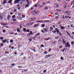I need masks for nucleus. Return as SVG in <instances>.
<instances>
[{
	"label": "nucleus",
	"mask_w": 74,
	"mask_h": 74,
	"mask_svg": "<svg viewBox=\"0 0 74 74\" xmlns=\"http://www.w3.org/2000/svg\"><path fill=\"white\" fill-rule=\"evenodd\" d=\"M65 46H66V47L67 48V47H69L70 48V45H69L68 42L67 43V44L66 43H65Z\"/></svg>",
	"instance_id": "nucleus-1"
},
{
	"label": "nucleus",
	"mask_w": 74,
	"mask_h": 74,
	"mask_svg": "<svg viewBox=\"0 0 74 74\" xmlns=\"http://www.w3.org/2000/svg\"><path fill=\"white\" fill-rule=\"evenodd\" d=\"M34 23L33 22H32L31 23H28L26 24V25L27 26H30L32 25H33Z\"/></svg>",
	"instance_id": "nucleus-2"
},
{
	"label": "nucleus",
	"mask_w": 74,
	"mask_h": 74,
	"mask_svg": "<svg viewBox=\"0 0 74 74\" xmlns=\"http://www.w3.org/2000/svg\"><path fill=\"white\" fill-rule=\"evenodd\" d=\"M21 0H15L14 1V4H16V3H18L19 2V1H21Z\"/></svg>",
	"instance_id": "nucleus-3"
},
{
	"label": "nucleus",
	"mask_w": 74,
	"mask_h": 74,
	"mask_svg": "<svg viewBox=\"0 0 74 74\" xmlns=\"http://www.w3.org/2000/svg\"><path fill=\"white\" fill-rule=\"evenodd\" d=\"M34 13L33 14L34 15H36L38 13V12H35V10L34 11Z\"/></svg>",
	"instance_id": "nucleus-4"
},
{
	"label": "nucleus",
	"mask_w": 74,
	"mask_h": 74,
	"mask_svg": "<svg viewBox=\"0 0 74 74\" xmlns=\"http://www.w3.org/2000/svg\"><path fill=\"white\" fill-rule=\"evenodd\" d=\"M60 28H61V30H64V29H65V27H64V26H61L60 25Z\"/></svg>",
	"instance_id": "nucleus-5"
},
{
	"label": "nucleus",
	"mask_w": 74,
	"mask_h": 74,
	"mask_svg": "<svg viewBox=\"0 0 74 74\" xmlns=\"http://www.w3.org/2000/svg\"><path fill=\"white\" fill-rule=\"evenodd\" d=\"M29 5V4L28 3V4H26L25 7V8H26L27 7H28Z\"/></svg>",
	"instance_id": "nucleus-6"
},
{
	"label": "nucleus",
	"mask_w": 74,
	"mask_h": 74,
	"mask_svg": "<svg viewBox=\"0 0 74 74\" xmlns=\"http://www.w3.org/2000/svg\"><path fill=\"white\" fill-rule=\"evenodd\" d=\"M51 38L50 37H48L47 38V39H45V40H46V41H48L49 40H50V39H51Z\"/></svg>",
	"instance_id": "nucleus-7"
},
{
	"label": "nucleus",
	"mask_w": 74,
	"mask_h": 74,
	"mask_svg": "<svg viewBox=\"0 0 74 74\" xmlns=\"http://www.w3.org/2000/svg\"><path fill=\"white\" fill-rule=\"evenodd\" d=\"M55 30H56V31L57 32V33H60V31H59V30H58L57 28H56Z\"/></svg>",
	"instance_id": "nucleus-8"
},
{
	"label": "nucleus",
	"mask_w": 74,
	"mask_h": 74,
	"mask_svg": "<svg viewBox=\"0 0 74 74\" xmlns=\"http://www.w3.org/2000/svg\"><path fill=\"white\" fill-rule=\"evenodd\" d=\"M40 34L39 33H38L35 36L37 38L38 36L40 35Z\"/></svg>",
	"instance_id": "nucleus-9"
},
{
	"label": "nucleus",
	"mask_w": 74,
	"mask_h": 74,
	"mask_svg": "<svg viewBox=\"0 0 74 74\" xmlns=\"http://www.w3.org/2000/svg\"><path fill=\"white\" fill-rule=\"evenodd\" d=\"M1 41H2V42L4 43H5L7 41V40H2Z\"/></svg>",
	"instance_id": "nucleus-10"
},
{
	"label": "nucleus",
	"mask_w": 74,
	"mask_h": 74,
	"mask_svg": "<svg viewBox=\"0 0 74 74\" xmlns=\"http://www.w3.org/2000/svg\"><path fill=\"white\" fill-rule=\"evenodd\" d=\"M8 0H4V1H3V4H5L7 2V1H8Z\"/></svg>",
	"instance_id": "nucleus-11"
},
{
	"label": "nucleus",
	"mask_w": 74,
	"mask_h": 74,
	"mask_svg": "<svg viewBox=\"0 0 74 74\" xmlns=\"http://www.w3.org/2000/svg\"><path fill=\"white\" fill-rule=\"evenodd\" d=\"M59 7V5H58L56 4L54 5V7H55V8H57Z\"/></svg>",
	"instance_id": "nucleus-12"
},
{
	"label": "nucleus",
	"mask_w": 74,
	"mask_h": 74,
	"mask_svg": "<svg viewBox=\"0 0 74 74\" xmlns=\"http://www.w3.org/2000/svg\"><path fill=\"white\" fill-rule=\"evenodd\" d=\"M23 30H24V31L25 32H27V29H26L24 28H23Z\"/></svg>",
	"instance_id": "nucleus-13"
},
{
	"label": "nucleus",
	"mask_w": 74,
	"mask_h": 74,
	"mask_svg": "<svg viewBox=\"0 0 74 74\" xmlns=\"http://www.w3.org/2000/svg\"><path fill=\"white\" fill-rule=\"evenodd\" d=\"M48 7L46 6H45V8H44V10H48Z\"/></svg>",
	"instance_id": "nucleus-14"
},
{
	"label": "nucleus",
	"mask_w": 74,
	"mask_h": 74,
	"mask_svg": "<svg viewBox=\"0 0 74 74\" xmlns=\"http://www.w3.org/2000/svg\"><path fill=\"white\" fill-rule=\"evenodd\" d=\"M11 17V16L10 15H8V20H9V18Z\"/></svg>",
	"instance_id": "nucleus-15"
},
{
	"label": "nucleus",
	"mask_w": 74,
	"mask_h": 74,
	"mask_svg": "<svg viewBox=\"0 0 74 74\" xmlns=\"http://www.w3.org/2000/svg\"><path fill=\"white\" fill-rule=\"evenodd\" d=\"M2 15L1 14H0V19H2Z\"/></svg>",
	"instance_id": "nucleus-16"
},
{
	"label": "nucleus",
	"mask_w": 74,
	"mask_h": 74,
	"mask_svg": "<svg viewBox=\"0 0 74 74\" xmlns=\"http://www.w3.org/2000/svg\"><path fill=\"white\" fill-rule=\"evenodd\" d=\"M38 25V24H36L34 25V27H37Z\"/></svg>",
	"instance_id": "nucleus-17"
},
{
	"label": "nucleus",
	"mask_w": 74,
	"mask_h": 74,
	"mask_svg": "<svg viewBox=\"0 0 74 74\" xmlns=\"http://www.w3.org/2000/svg\"><path fill=\"white\" fill-rule=\"evenodd\" d=\"M39 6V5L38 4H35V5L34 6L35 7H37Z\"/></svg>",
	"instance_id": "nucleus-18"
},
{
	"label": "nucleus",
	"mask_w": 74,
	"mask_h": 74,
	"mask_svg": "<svg viewBox=\"0 0 74 74\" xmlns=\"http://www.w3.org/2000/svg\"><path fill=\"white\" fill-rule=\"evenodd\" d=\"M41 27H45V24H42L41 25Z\"/></svg>",
	"instance_id": "nucleus-19"
},
{
	"label": "nucleus",
	"mask_w": 74,
	"mask_h": 74,
	"mask_svg": "<svg viewBox=\"0 0 74 74\" xmlns=\"http://www.w3.org/2000/svg\"><path fill=\"white\" fill-rule=\"evenodd\" d=\"M30 34H28L27 35V37H29L30 36Z\"/></svg>",
	"instance_id": "nucleus-20"
},
{
	"label": "nucleus",
	"mask_w": 74,
	"mask_h": 74,
	"mask_svg": "<svg viewBox=\"0 0 74 74\" xmlns=\"http://www.w3.org/2000/svg\"><path fill=\"white\" fill-rule=\"evenodd\" d=\"M12 18H16V16L15 15H13L12 16Z\"/></svg>",
	"instance_id": "nucleus-21"
},
{
	"label": "nucleus",
	"mask_w": 74,
	"mask_h": 74,
	"mask_svg": "<svg viewBox=\"0 0 74 74\" xmlns=\"http://www.w3.org/2000/svg\"><path fill=\"white\" fill-rule=\"evenodd\" d=\"M44 30L46 32H47V29L46 28H44Z\"/></svg>",
	"instance_id": "nucleus-22"
},
{
	"label": "nucleus",
	"mask_w": 74,
	"mask_h": 74,
	"mask_svg": "<svg viewBox=\"0 0 74 74\" xmlns=\"http://www.w3.org/2000/svg\"><path fill=\"white\" fill-rule=\"evenodd\" d=\"M12 2V0H9L8 2V3H11Z\"/></svg>",
	"instance_id": "nucleus-23"
},
{
	"label": "nucleus",
	"mask_w": 74,
	"mask_h": 74,
	"mask_svg": "<svg viewBox=\"0 0 74 74\" xmlns=\"http://www.w3.org/2000/svg\"><path fill=\"white\" fill-rule=\"evenodd\" d=\"M39 6L40 7L39 8H42L43 7V5H39Z\"/></svg>",
	"instance_id": "nucleus-24"
},
{
	"label": "nucleus",
	"mask_w": 74,
	"mask_h": 74,
	"mask_svg": "<svg viewBox=\"0 0 74 74\" xmlns=\"http://www.w3.org/2000/svg\"><path fill=\"white\" fill-rule=\"evenodd\" d=\"M40 47H44V46L43 44L41 45L40 46Z\"/></svg>",
	"instance_id": "nucleus-25"
},
{
	"label": "nucleus",
	"mask_w": 74,
	"mask_h": 74,
	"mask_svg": "<svg viewBox=\"0 0 74 74\" xmlns=\"http://www.w3.org/2000/svg\"><path fill=\"white\" fill-rule=\"evenodd\" d=\"M10 42L11 43H13V40H10Z\"/></svg>",
	"instance_id": "nucleus-26"
},
{
	"label": "nucleus",
	"mask_w": 74,
	"mask_h": 74,
	"mask_svg": "<svg viewBox=\"0 0 74 74\" xmlns=\"http://www.w3.org/2000/svg\"><path fill=\"white\" fill-rule=\"evenodd\" d=\"M2 32L4 33H5L6 32V31L4 29H3V31H2Z\"/></svg>",
	"instance_id": "nucleus-27"
},
{
	"label": "nucleus",
	"mask_w": 74,
	"mask_h": 74,
	"mask_svg": "<svg viewBox=\"0 0 74 74\" xmlns=\"http://www.w3.org/2000/svg\"><path fill=\"white\" fill-rule=\"evenodd\" d=\"M3 37H1L0 38V40H3Z\"/></svg>",
	"instance_id": "nucleus-28"
},
{
	"label": "nucleus",
	"mask_w": 74,
	"mask_h": 74,
	"mask_svg": "<svg viewBox=\"0 0 74 74\" xmlns=\"http://www.w3.org/2000/svg\"><path fill=\"white\" fill-rule=\"evenodd\" d=\"M16 21V20L15 19H14L13 20V22H15Z\"/></svg>",
	"instance_id": "nucleus-29"
},
{
	"label": "nucleus",
	"mask_w": 74,
	"mask_h": 74,
	"mask_svg": "<svg viewBox=\"0 0 74 74\" xmlns=\"http://www.w3.org/2000/svg\"><path fill=\"white\" fill-rule=\"evenodd\" d=\"M50 29L51 30L53 29V27L52 26L50 27Z\"/></svg>",
	"instance_id": "nucleus-30"
},
{
	"label": "nucleus",
	"mask_w": 74,
	"mask_h": 74,
	"mask_svg": "<svg viewBox=\"0 0 74 74\" xmlns=\"http://www.w3.org/2000/svg\"><path fill=\"white\" fill-rule=\"evenodd\" d=\"M22 15V14L21 13H20L18 14V15L19 16H21V15Z\"/></svg>",
	"instance_id": "nucleus-31"
},
{
	"label": "nucleus",
	"mask_w": 74,
	"mask_h": 74,
	"mask_svg": "<svg viewBox=\"0 0 74 74\" xmlns=\"http://www.w3.org/2000/svg\"><path fill=\"white\" fill-rule=\"evenodd\" d=\"M60 59H61V60H64V58L62 57H61V58H60Z\"/></svg>",
	"instance_id": "nucleus-32"
},
{
	"label": "nucleus",
	"mask_w": 74,
	"mask_h": 74,
	"mask_svg": "<svg viewBox=\"0 0 74 74\" xmlns=\"http://www.w3.org/2000/svg\"><path fill=\"white\" fill-rule=\"evenodd\" d=\"M26 32H30L29 29H27V30L26 31Z\"/></svg>",
	"instance_id": "nucleus-33"
},
{
	"label": "nucleus",
	"mask_w": 74,
	"mask_h": 74,
	"mask_svg": "<svg viewBox=\"0 0 74 74\" xmlns=\"http://www.w3.org/2000/svg\"><path fill=\"white\" fill-rule=\"evenodd\" d=\"M1 25H2L4 26V23H1Z\"/></svg>",
	"instance_id": "nucleus-34"
},
{
	"label": "nucleus",
	"mask_w": 74,
	"mask_h": 74,
	"mask_svg": "<svg viewBox=\"0 0 74 74\" xmlns=\"http://www.w3.org/2000/svg\"><path fill=\"white\" fill-rule=\"evenodd\" d=\"M36 22H40V23L43 22V21H37Z\"/></svg>",
	"instance_id": "nucleus-35"
},
{
	"label": "nucleus",
	"mask_w": 74,
	"mask_h": 74,
	"mask_svg": "<svg viewBox=\"0 0 74 74\" xmlns=\"http://www.w3.org/2000/svg\"><path fill=\"white\" fill-rule=\"evenodd\" d=\"M56 39H58V38H59V37L58 36H56L55 37Z\"/></svg>",
	"instance_id": "nucleus-36"
},
{
	"label": "nucleus",
	"mask_w": 74,
	"mask_h": 74,
	"mask_svg": "<svg viewBox=\"0 0 74 74\" xmlns=\"http://www.w3.org/2000/svg\"><path fill=\"white\" fill-rule=\"evenodd\" d=\"M48 58V55H46L45 56V58Z\"/></svg>",
	"instance_id": "nucleus-37"
},
{
	"label": "nucleus",
	"mask_w": 74,
	"mask_h": 74,
	"mask_svg": "<svg viewBox=\"0 0 74 74\" xmlns=\"http://www.w3.org/2000/svg\"><path fill=\"white\" fill-rule=\"evenodd\" d=\"M69 17V16H65V18H68Z\"/></svg>",
	"instance_id": "nucleus-38"
},
{
	"label": "nucleus",
	"mask_w": 74,
	"mask_h": 74,
	"mask_svg": "<svg viewBox=\"0 0 74 74\" xmlns=\"http://www.w3.org/2000/svg\"><path fill=\"white\" fill-rule=\"evenodd\" d=\"M30 34H32V35L33 34L32 31H30Z\"/></svg>",
	"instance_id": "nucleus-39"
},
{
	"label": "nucleus",
	"mask_w": 74,
	"mask_h": 74,
	"mask_svg": "<svg viewBox=\"0 0 74 74\" xmlns=\"http://www.w3.org/2000/svg\"><path fill=\"white\" fill-rule=\"evenodd\" d=\"M4 27H6L7 28H9V27H8V26H3Z\"/></svg>",
	"instance_id": "nucleus-40"
},
{
	"label": "nucleus",
	"mask_w": 74,
	"mask_h": 74,
	"mask_svg": "<svg viewBox=\"0 0 74 74\" xmlns=\"http://www.w3.org/2000/svg\"><path fill=\"white\" fill-rule=\"evenodd\" d=\"M35 48H34L33 49V50L34 51L36 52V51H35Z\"/></svg>",
	"instance_id": "nucleus-41"
},
{
	"label": "nucleus",
	"mask_w": 74,
	"mask_h": 74,
	"mask_svg": "<svg viewBox=\"0 0 74 74\" xmlns=\"http://www.w3.org/2000/svg\"><path fill=\"white\" fill-rule=\"evenodd\" d=\"M37 37H36V36H35V37H33L32 38H33V40H34V38H36Z\"/></svg>",
	"instance_id": "nucleus-42"
},
{
	"label": "nucleus",
	"mask_w": 74,
	"mask_h": 74,
	"mask_svg": "<svg viewBox=\"0 0 74 74\" xmlns=\"http://www.w3.org/2000/svg\"><path fill=\"white\" fill-rule=\"evenodd\" d=\"M67 14H69L70 12L71 11H67Z\"/></svg>",
	"instance_id": "nucleus-43"
},
{
	"label": "nucleus",
	"mask_w": 74,
	"mask_h": 74,
	"mask_svg": "<svg viewBox=\"0 0 74 74\" xmlns=\"http://www.w3.org/2000/svg\"><path fill=\"white\" fill-rule=\"evenodd\" d=\"M17 31L18 32H20V31L18 29H17Z\"/></svg>",
	"instance_id": "nucleus-44"
},
{
	"label": "nucleus",
	"mask_w": 74,
	"mask_h": 74,
	"mask_svg": "<svg viewBox=\"0 0 74 74\" xmlns=\"http://www.w3.org/2000/svg\"><path fill=\"white\" fill-rule=\"evenodd\" d=\"M41 32H42L43 33H44V31H43L42 30H41Z\"/></svg>",
	"instance_id": "nucleus-45"
},
{
	"label": "nucleus",
	"mask_w": 74,
	"mask_h": 74,
	"mask_svg": "<svg viewBox=\"0 0 74 74\" xmlns=\"http://www.w3.org/2000/svg\"><path fill=\"white\" fill-rule=\"evenodd\" d=\"M46 72V70H45L43 71V73H45Z\"/></svg>",
	"instance_id": "nucleus-46"
},
{
	"label": "nucleus",
	"mask_w": 74,
	"mask_h": 74,
	"mask_svg": "<svg viewBox=\"0 0 74 74\" xmlns=\"http://www.w3.org/2000/svg\"><path fill=\"white\" fill-rule=\"evenodd\" d=\"M14 12H16V9H14Z\"/></svg>",
	"instance_id": "nucleus-47"
},
{
	"label": "nucleus",
	"mask_w": 74,
	"mask_h": 74,
	"mask_svg": "<svg viewBox=\"0 0 74 74\" xmlns=\"http://www.w3.org/2000/svg\"><path fill=\"white\" fill-rule=\"evenodd\" d=\"M18 68H22V67L21 66H19L18 67Z\"/></svg>",
	"instance_id": "nucleus-48"
},
{
	"label": "nucleus",
	"mask_w": 74,
	"mask_h": 74,
	"mask_svg": "<svg viewBox=\"0 0 74 74\" xmlns=\"http://www.w3.org/2000/svg\"><path fill=\"white\" fill-rule=\"evenodd\" d=\"M1 46H4V45L3 43H2L0 45Z\"/></svg>",
	"instance_id": "nucleus-49"
},
{
	"label": "nucleus",
	"mask_w": 74,
	"mask_h": 74,
	"mask_svg": "<svg viewBox=\"0 0 74 74\" xmlns=\"http://www.w3.org/2000/svg\"><path fill=\"white\" fill-rule=\"evenodd\" d=\"M25 15H23L22 16V17L23 18H24L25 17Z\"/></svg>",
	"instance_id": "nucleus-50"
},
{
	"label": "nucleus",
	"mask_w": 74,
	"mask_h": 74,
	"mask_svg": "<svg viewBox=\"0 0 74 74\" xmlns=\"http://www.w3.org/2000/svg\"><path fill=\"white\" fill-rule=\"evenodd\" d=\"M6 42H7V44H8V43L9 42L8 40H7Z\"/></svg>",
	"instance_id": "nucleus-51"
},
{
	"label": "nucleus",
	"mask_w": 74,
	"mask_h": 74,
	"mask_svg": "<svg viewBox=\"0 0 74 74\" xmlns=\"http://www.w3.org/2000/svg\"><path fill=\"white\" fill-rule=\"evenodd\" d=\"M71 43L72 45H73L74 44V42L73 41L72 42H71Z\"/></svg>",
	"instance_id": "nucleus-52"
},
{
	"label": "nucleus",
	"mask_w": 74,
	"mask_h": 74,
	"mask_svg": "<svg viewBox=\"0 0 74 74\" xmlns=\"http://www.w3.org/2000/svg\"><path fill=\"white\" fill-rule=\"evenodd\" d=\"M69 37L71 38L72 39H73V37H72L71 36V35H70L69 36Z\"/></svg>",
	"instance_id": "nucleus-53"
},
{
	"label": "nucleus",
	"mask_w": 74,
	"mask_h": 74,
	"mask_svg": "<svg viewBox=\"0 0 74 74\" xmlns=\"http://www.w3.org/2000/svg\"><path fill=\"white\" fill-rule=\"evenodd\" d=\"M10 15H11L13 14V13L11 12H10Z\"/></svg>",
	"instance_id": "nucleus-54"
},
{
	"label": "nucleus",
	"mask_w": 74,
	"mask_h": 74,
	"mask_svg": "<svg viewBox=\"0 0 74 74\" xmlns=\"http://www.w3.org/2000/svg\"><path fill=\"white\" fill-rule=\"evenodd\" d=\"M71 3L72 4H74V0H73V1Z\"/></svg>",
	"instance_id": "nucleus-55"
},
{
	"label": "nucleus",
	"mask_w": 74,
	"mask_h": 74,
	"mask_svg": "<svg viewBox=\"0 0 74 74\" xmlns=\"http://www.w3.org/2000/svg\"><path fill=\"white\" fill-rule=\"evenodd\" d=\"M35 20V18H33L31 19V20H32V21H33V20Z\"/></svg>",
	"instance_id": "nucleus-56"
},
{
	"label": "nucleus",
	"mask_w": 74,
	"mask_h": 74,
	"mask_svg": "<svg viewBox=\"0 0 74 74\" xmlns=\"http://www.w3.org/2000/svg\"><path fill=\"white\" fill-rule=\"evenodd\" d=\"M60 11H61V10H57V11L59 12H60Z\"/></svg>",
	"instance_id": "nucleus-57"
},
{
	"label": "nucleus",
	"mask_w": 74,
	"mask_h": 74,
	"mask_svg": "<svg viewBox=\"0 0 74 74\" xmlns=\"http://www.w3.org/2000/svg\"><path fill=\"white\" fill-rule=\"evenodd\" d=\"M17 6L18 8L20 7V6H19V5L18 4L17 5Z\"/></svg>",
	"instance_id": "nucleus-58"
},
{
	"label": "nucleus",
	"mask_w": 74,
	"mask_h": 74,
	"mask_svg": "<svg viewBox=\"0 0 74 74\" xmlns=\"http://www.w3.org/2000/svg\"><path fill=\"white\" fill-rule=\"evenodd\" d=\"M59 34L61 36H62V34L61 33H59Z\"/></svg>",
	"instance_id": "nucleus-59"
},
{
	"label": "nucleus",
	"mask_w": 74,
	"mask_h": 74,
	"mask_svg": "<svg viewBox=\"0 0 74 74\" xmlns=\"http://www.w3.org/2000/svg\"><path fill=\"white\" fill-rule=\"evenodd\" d=\"M14 35H17V33H14Z\"/></svg>",
	"instance_id": "nucleus-60"
},
{
	"label": "nucleus",
	"mask_w": 74,
	"mask_h": 74,
	"mask_svg": "<svg viewBox=\"0 0 74 74\" xmlns=\"http://www.w3.org/2000/svg\"><path fill=\"white\" fill-rule=\"evenodd\" d=\"M44 53H45V54H46L47 53V52L46 51H45V52H44Z\"/></svg>",
	"instance_id": "nucleus-61"
},
{
	"label": "nucleus",
	"mask_w": 74,
	"mask_h": 74,
	"mask_svg": "<svg viewBox=\"0 0 74 74\" xmlns=\"http://www.w3.org/2000/svg\"><path fill=\"white\" fill-rule=\"evenodd\" d=\"M11 45H9V48L10 49L11 48Z\"/></svg>",
	"instance_id": "nucleus-62"
},
{
	"label": "nucleus",
	"mask_w": 74,
	"mask_h": 74,
	"mask_svg": "<svg viewBox=\"0 0 74 74\" xmlns=\"http://www.w3.org/2000/svg\"><path fill=\"white\" fill-rule=\"evenodd\" d=\"M51 49H49V52H50V51H51Z\"/></svg>",
	"instance_id": "nucleus-63"
},
{
	"label": "nucleus",
	"mask_w": 74,
	"mask_h": 74,
	"mask_svg": "<svg viewBox=\"0 0 74 74\" xmlns=\"http://www.w3.org/2000/svg\"><path fill=\"white\" fill-rule=\"evenodd\" d=\"M64 8H65L66 7V5H64Z\"/></svg>",
	"instance_id": "nucleus-64"
}]
</instances>
